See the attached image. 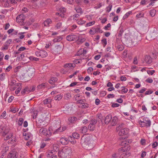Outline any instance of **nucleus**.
I'll use <instances>...</instances> for the list:
<instances>
[{"mask_svg":"<svg viewBox=\"0 0 158 158\" xmlns=\"http://www.w3.org/2000/svg\"><path fill=\"white\" fill-rule=\"evenodd\" d=\"M129 132V129L127 128H124L121 129L119 132L118 134L120 136L126 135Z\"/></svg>","mask_w":158,"mask_h":158,"instance_id":"nucleus-15","label":"nucleus"},{"mask_svg":"<svg viewBox=\"0 0 158 158\" xmlns=\"http://www.w3.org/2000/svg\"><path fill=\"white\" fill-rule=\"evenodd\" d=\"M13 135V134L12 133H9L8 132L7 134L6 135V137H5L4 139L5 140H7L11 138Z\"/></svg>","mask_w":158,"mask_h":158,"instance_id":"nucleus-27","label":"nucleus"},{"mask_svg":"<svg viewBox=\"0 0 158 158\" xmlns=\"http://www.w3.org/2000/svg\"><path fill=\"white\" fill-rule=\"evenodd\" d=\"M119 155L118 153H114L112 154L111 158H118Z\"/></svg>","mask_w":158,"mask_h":158,"instance_id":"nucleus-49","label":"nucleus"},{"mask_svg":"<svg viewBox=\"0 0 158 158\" xmlns=\"http://www.w3.org/2000/svg\"><path fill=\"white\" fill-rule=\"evenodd\" d=\"M25 19V17L23 14H20L18 15L16 19V21L19 23H21V24L23 25V23Z\"/></svg>","mask_w":158,"mask_h":158,"instance_id":"nucleus-9","label":"nucleus"},{"mask_svg":"<svg viewBox=\"0 0 158 158\" xmlns=\"http://www.w3.org/2000/svg\"><path fill=\"white\" fill-rule=\"evenodd\" d=\"M87 128L86 127H83L81 129V132L82 133H85L87 132Z\"/></svg>","mask_w":158,"mask_h":158,"instance_id":"nucleus-36","label":"nucleus"},{"mask_svg":"<svg viewBox=\"0 0 158 158\" xmlns=\"http://www.w3.org/2000/svg\"><path fill=\"white\" fill-rule=\"evenodd\" d=\"M139 123L141 127H146L145 122L143 121H142L141 120H140L139 121Z\"/></svg>","mask_w":158,"mask_h":158,"instance_id":"nucleus-45","label":"nucleus"},{"mask_svg":"<svg viewBox=\"0 0 158 158\" xmlns=\"http://www.w3.org/2000/svg\"><path fill=\"white\" fill-rule=\"evenodd\" d=\"M143 121L144 122L147 127H149L151 125V122L148 118L144 117L143 118Z\"/></svg>","mask_w":158,"mask_h":158,"instance_id":"nucleus-17","label":"nucleus"},{"mask_svg":"<svg viewBox=\"0 0 158 158\" xmlns=\"http://www.w3.org/2000/svg\"><path fill=\"white\" fill-rule=\"evenodd\" d=\"M121 88H123L121 90L122 92L124 93H126L128 91V89L126 88H125V87L123 86Z\"/></svg>","mask_w":158,"mask_h":158,"instance_id":"nucleus-63","label":"nucleus"},{"mask_svg":"<svg viewBox=\"0 0 158 158\" xmlns=\"http://www.w3.org/2000/svg\"><path fill=\"white\" fill-rule=\"evenodd\" d=\"M38 112L37 110H35L34 109H33L32 111H31V112L32 113V116L33 118L35 119L36 118Z\"/></svg>","mask_w":158,"mask_h":158,"instance_id":"nucleus-24","label":"nucleus"},{"mask_svg":"<svg viewBox=\"0 0 158 158\" xmlns=\"http://www.w3.org/2000/svg\"><path fill=\"white\" fill-rule=\"evenodd\" d=\"M152 62V58L150 56L146 55L143 59V62L147 64H150Z\"/></svg>","mask_w":158,"mask_h":158,"instance_id":"nucleus-11","label":"nucleus"},{"mask_svg":"<svg viewBox=\"0 0 158 158\" xmlns=\"http://www.w3.org/2000/svg\"><path fill=\"white\" fill-rule=\"evenodd\" d=\"M36 55L39 57L44 58L48 55L47 52L44 50L37 51L35 52Z\"/></svg>","mask_w":158,"mask_h":158,"instance_id":"nucleus-8","label":"nucleus"},{"mask_svg":"<svg viewBox=\"0 0 158 158\" xmlns=\"http://www.w3.org/2000/svg\"><path fill=\"white\" fill-rule=\"evenodd\" d=\"M53 150L56 152L59 150V145L57 144H55L53 145Z\"/></svg>","mask_w":158,"mask_h":158,"instance_id":"nucleus-47","label":"nucleus"},{"mask_svg":"<svg viewBox=\"0 0 158 158\" xmlns=\"http://www.w3.org/2000/svg\"><path fill=\"white\" fill-rule=\"evenodd\" d=\"M62 38L61 36H59L54 38L53 40L54 42H59L62 40Z\"/></svg>","mask_w":158,"mask_h":158,"instance_id":"nucleus-32","label":"nucleus"},{"mask_svg":"<svg viewBox=\"0 0 158 158\" xmlns=\"http://www.w3.org/2000/svg\"><path fill=\"white\" fill-rule=\"evenodd\" d=\"M22 85L20 86L19 87H18V89H17L15 91V94H18L19 92H20L21 89H22Z\"/></svg>","mask_w":158,"mask_h":158,"instance_id":"nucleus-53","label":"nucleus"},{"mask_svg":"<svg viewBox=\"0 0 158 158\" xmlns=\"http://www.w3.org/2000/svg\"><path fill=\"white\" fill-rule=\"evenodd\" d=\"M7 2H9L10 5L11 4H15L16 3L15 0H7Z\"/></svg>","mask_w":158,"mask_h":158,"instance_id":"nucleus-57","label":"nucleus"},{"mask_svg":"<svg viewBox=\"0 0 158 158\" xmlns=\"http://www.w3.org/2000/svg\"><path fill=\"white\" fill-rule=\"evenodd\" d=\"M62 23L61 22H59L57 23L55 26V27L57 29H60L62 27Z\"/></svg>","mask_w":158,"mask_h":158,"instance_id":"nucleus-43","label":"nucleus"},{"mask_svg":"<svg viewBox=\"0 0 158 158\" xmlns=\"http://www.w3.org/2000/svg\"><path fill=\"white\" fill-rule=\"evenodd\" d=\"M52 99L50 98H48L45 99L43 101V103L44 104H48L47 106L49 108H51L52 107L51 102Z\"/></svg>","mask_w":158,"mask_h":158,"instance_id":"nucleus-14","label":"nucleus"},{"mask_svg":"<svg viewBox=\"0 0 158 158\" xmlns=\"http://www.w3.org/2000/svg\"><path fill=\"white\" fill-rule=\"evenodd\" d=\"M63 96L61 94H59L54 97V99L55 100L59 101L62 98Z\"/></svg>","mask_w":158,"mask_h":158,"instance_id":"nucleus-34","label":"nucleus"},{"mask_svg":"<svg viewBox=\"0 0 158 158\" xmlns=\"http://www.w3.org/2000/svg\"><path fill=\"white\" fill-rule=\"evenodd\" d=\"M72 153V148L70 147H65L58 153L59 157L60 158H67Z\"/></svg>","mask_w":158,"mask_h":158,"instance_id":"nucleus-2","label":"nucleus"},{"mask_svg":"<svg viewBox=\"0 0 158 158\" xmlns=\"http://www.w3.org/2000/svg\"><path fill=\"white\" fill-rule=\"evenodd\" d=\"M66 38V40L69 41H72L78 40L79 37L77 35L73 34L67 35Z\"/></svg>","mask_w":158,"mask_h":158,"instance_id":"nucleus-6","label":"nucleus"},{"mask_svg":"<svg viewBox=\"0 0 158 158\" xmlns=\"http://www.w3.org/2000/svg\"><path fill=\"white\" fill-rule=\"evenodd\" d=\"M156 13V10L155 9L151 10L150 12V15L152 17H153L155 15Z\"/></svg>","mask_w":158,"mask_h":158,"instance_id":"nucleus-46","label":"nucleus"},{"mask_svg":"<svg viewBox=\"0 0 158 158\" xmlns=\"http://www.w3.org/2000/svg\"><path fill=\"white\" fill-rule=\"evenodd\" d=\"M118 118L117 117H114L111 122V125L112 126H115L117 123Z\"/></svg>","mask_w":158,"mask_h":158,"instance_id":"nucleus-23","label":"nucleus"},{"mask_svg":"<svg viewBox=\"0 0 158 158\" xmlns=\"http://www.w3.org/2000/svg\"><path fill=\"white\" fill-rule=\"evenodd\" d=\"M72 137L70 136L69 138L63 136L60 138V142L63 145H66L68 144L69 141L72 144H75L76 143V141L75 140H72Z\"/></svg>","mask_w":158,"mask_h":158,"instance_id":"nucleus-3","label":"nucleus"},{"mask_svg":"<svg viewBox=\"0 0 158 158\" xmlns=\"http://www.w3.org/2000/svg\"><path fill=\"white\" fill-rule=\"evenodd\" d=\"M75 10L77 13H79V14L80 15H82L83 13L82 9L80 7H76L75 8Z\"/></svg>","mask_w":158,"mask_h":158,"instance_id":"nucleus-33","label":"nucleus"},{"mask_svg":"<svg viewBox=\"0 0 158 158\" xmlns=\"http://www.w3.org/2000/svg\"><path fill=\"white\" fill-rule=\"evenodd\" d=\"M10 111L14 113H16L17 111V108H10Z\"/></svg>","mask_w":158,"mask_h":158,"instance_id":"nucleus-59","label":"nucleus"},{"mask_svg":"<svg viewBox=\"0 0 158 158\" xmlns=\"http://www.w3.org/2000/svg\"><path fill=\"white\" fill-rule=\"evenodd\" d=\"M8 129H6L5 127L0 126V134L2 136H5L8 132Z\"/></svg>","mask_w":158,"mask_h":158,"instance_id":"nucleus-12","label":"nucleus"},{"mask_svg":"<svg viewBox=\"0 0 158 158\" xmlns=\"http://www.w3.org/2000/svg\"><path fill=\"white\" fill-rule=\"evenodd\" d=\"M112 7V4H110L109 5V6L106 7V11L107 12H110L111 10Z\"/></svg>","mask_w":158,"mask_h":158,"instance_id":"nucleus-35","label":"nucleus"},{"mask_svg":"<svg viewBox=\"0 0 158 158\" xmlns=\"http://www.w3.org/2000/svg\"><path fill=\"white\" fill-rule=\"evenodd\" d=\"M76 66L75 64L72 63H68L64 65V67L65 68H70L71 69H73Z\"/></svg>","mask_w":158,"mask_h":158,"instance_id":"nucleus-19","label":"nucleus"},{"mask_svg":"<svg viewBox=\"0 0 158 158\" xmlns=\"http://www.w3.org/2000/svg\"><path fill=\"white\" fill-rule=\"evenodd\" d=\"M131 155V153L129 152H126L122 154L119 157V158H127Z\"/></svg>","mask_w":158,"mask_h":158,"instance_id":"nucleus-18","label":"nucleus"},{"mask_svg":"<svg viewBox=\"0 0 158 158\" xmlns=\"http://www.w3.org/2000/svg\"><path fill=\"white\" fill-rule=\"evenodd\" d=\"M72 136L73 137V139H72V140H75L74 139H79L80 138V135L77 132H74L72 134Z\"/></svg>","mask_w":158,"mask_h":158,"instance_id":"nucleus-25","label":"nucleus"},{"mask_svg":"<svg viewBox=\"0 0 158 158\" xmlns=\"http://www.w3.org/2000/svg\"><path fill=\"white\" fill-rule=\"evenodd\" d=\"M8 45L5 43L3 46L1 48V49L3 51L6 50L8 48Z\"/></svg>","mask_w":158,"mask_h":158,"instance_id":"nucleus-50","label":"nucleus"},{"mask_svg":"<svg viewBox=\"0 0 158 158\" xmlns=\"http://www.w3.org/2000/svg\"><path fill=\"white\" fill-rule=\"evenodd\" d=\"M24 119L23 118H20L18 121V125L19 126H21L23 123Z\"/></svg>","mask_w":158,"mask_h":158,"instance_id":"nucleus-48","label":"nucleus"},{"mask_svg":"<svg viewBox=\"0 0 158 158\" xmlns=\"http://www.w3.org/2000/svg\"><path fill=\"white\" fill-rule=\"evenodd\" d=\"M44 123H45L44 121H42L40 122L39 124L38 123L37 124V126L38 128H43L44 127L46 126L47 125H45Z\"/></svg>","mask_w":158,"mask_h":158,"instance_id":"nucleus-26","label":"nucleus"},{"mask_svg":"<svg viewBox=\"0 0 158 158\" xmlns=\"http://www.w3.org/2000/svg\"><path fill=\"white\" fill-rule=\"evenodd\" d=\"M24 54L22 53L19 55V56H18L17 58V60L20 61L22 60L23 58L24 57Z\"/></svg>","mask_w":158,"mask_h":158,"instance_id":"nucleus-40","label":"nucleus"},{"mask_svg":"<svg viewBox=\"0 0 158 158\" xmlns=\"http://www.w3.org/2000/svg\"><path fill=\"white\" fill-rule=\"evenodd\" d=\"M144 15V14L143 13H139L136 15V17L137 18H139L143 17Z\"/></svg>","mask_w":158,"mask_h":158,"instance_id":"nucleus-64","label":"nucleus"},{"mask_svg":"<svg viewBox=\"0 0 158 158\" xmlns=\"http://www.w3.org/2000/svg\"><path fill=\"white\" fill-rule=\"evenodd\" d=\"M131 11H129L127 13L123 16V19H125L128 17L129 15L131 13Z\"/></svg>","mask_w":158,"mask_h":158,"instance_id":"nucleus-39","label":"nucleus"},{"mask_svg":"<svg viewBox=\"0 0 158 158\" xmlns=\"http://www.w3.org/2000/svg\"><path fill=\"white\" fill-rule=\"evenodd\" d=\"M77 23L79 25H82L85 23L86 21L82 20V19H80L79 20H77Z\"/></svg>","mask_w":158,"mask_h":158,"instance_id":"nucleus-44","label":"nucleus"},{"mask_svg":"<svg viewBox=\"0 0 158 158\" xmlns=\"http://www.w3.org/2000/svg\"><path fill=\"white\" fill-rule=\"evenodd\" d=\"M29 58L30 60L32 61H37L39 60V58L33 56H30Z\"/></svg>","mask_w":158,"mask_h":158,"instance_id":"nucleus-52","label":"nucleus"},{"mask_svg":"<svg viewBox=\"0 0 158 158\" xmlns=\"http://www.w3.org/2000/svg\"><path fill=\"white\" fill-rule=\"evenodd\" d=\"M12 42V40L11 39H9L7 40L6 42L5 43L6 44L8 45V46H9L10 45Z\"/></svg>","mask_w":158,"mask_h":158,"instance_id":"nucleus-58","label":"nucleus"},{"mask_svg":"<svg viewBox=\"0 0 158 158\" xmlns=\"http://www.w3.org/2000/svg\"><path fill=\"white\" fill-rule=\"evenodd\" d=\"M36 87L35 85L31 86H27V92L30 93L31 92L34 91Z\"/></svg>","mask_w":158,"mask_h":158,"instance_id":"nucleus-20","label":"nucleus"},{"mask_svg":"<svg viewBox=\"0 0 158 158\" xmlns=\"http://www.w3.org/2000/svg\"><path fill=\"white\" fill-rule=\"evenodd\" d=\"M0 80L3 81L5 78V74L4 73H2L0 75Z\"/></svg>","mask_w":158,"mask_h":158,"instance_id":"nucleus-55","label":"nucleus"},{"mask_svg":"<svg viewBox=\"0 0 158 158\" xmlns=\"http://www.w3.org/2000/svg\"><path fill=\"white\" fill-rule=\"evenodd\" d=\"M66 129L65 127H62V128L60 127L57 129H56L54 132V134L57 133L59 132H62L65 130Z\"/></svg>","mask_w":158,"mask_h":158,"instance_id":"nucleus-21","label":"nucleus"},{"mask_svg":"<svg viewBox=\"0 0 158 158\" xmlns=\"http://www.w3.org/2000/svg\"><path fill=\"white\" fill-rule=\"evenodd\" d=\"M80 15L78 14H76L74 15L73 16V20L77 21L78 19L80 17Z\"/></svg>","mask_w":158,"mask_h":158,"instance_id":"nucleus-37","label":"nucleus"},{"mask_svg":"<svg viewBox=\"0 0 158 158\" xmlns=\"http://www.w3.org/2000/svg\"><path fill=\"white\" fill-rule=\"evenodd\" d=\"M63 45L61 44L60 45H56L53 49V52L55 54H60L63 49Z\"/></svg>","mask_w":158,"mask_h":158,"instance_id":"nucleus-5","label":"nucleus"},{"mask_svg":"<svg viewBox=\"0 0 158 158\" xmlns=\"http://www.w3.org/2000/svg\"><path fill=\"white\" fill-rule=\"evenodd\" d=\"M97 123V120L95 119H92L90 121L88 128L91 131H93L95 129V126Z\"/></svg>","mask_w":158,"mask_h":158,"instance_id":"nucleus-7","label":"nucleus"},{"mask_svg":"<svg viewBox=\"0 0 158 158\" xmlns=\"http://www.w3.org/2000/svg\"><path fill=\"white\" fill-rule=\"evenodd\" d=\"M77 119V118L74 117H69L68 119L69 121L71 123H74Z\"/></svg>","mask_w":158,"mask_h":158,"instance_id":"nucleus-29","label":"nucleus"},{"mask_svg":"<svg viewBox=\"0 0 158 158\" xmlns=\"http://www.w3.org/2000/svg\"><path fill=\"white\" fill-rule=\"evenodd\" d=\"M18 153L16 151L12 150L11 151L7 156L8 158H17Z\"/></svg>","mask_w":158,"mask_h":158,"instance_id":"nucleus-10","label":"nucleus"},{"mask_svg":"<svg viewBox=\"0 0 158 158\" xmlns=\"http://www.w3.org/2000/svg\"><path fill=\"white\" fill-rule=\"evenodd\" d=\"M51 22V20L50 19H48L44 22V24L45 26H48Z\"/></svg>","mask_w":158,"mask_h":158,"instance_id":"nucleus-30","label":"nucleus"},{"mask_svg":"<svg viewBox=\"0 0 158 158\" xmlns=\"http://www.w3.org/2000/svg\"><path fill=\"white\" fill-rule=\"evenodd\" d=\"M22 85V84L20 83H18L17 84H15L14 86L13 87H11L10 89L11 91H14L16 89H18V87H19L20 86Z\"/></svg>","mask_w":158,"mask_h":158,"instance_id":"nucleus-22","label":"nucleus"},{"mask_svg":"<svg viewBox=\"0 0 158 158\" xmlns=\"http://www.w3.org/2000/svg\"><path fill=\"white\" fill-rule=\"evenodd\" d=\"M81 107L82 108H87L89 107V105L87 103H84L82 105Z\"/></svg>","mask_w":158,"mask_h":158,"instance_id":"nucleus-61","label":"nucleus"},{"mask_svg":"<svg viewBox=\"0 0 158 158\" xmlns=\"http://www.w3.org/2000/svg\"><path fill=\"white\" fill-rule=\"evenodd\" d=\"M28 11V9L26 7H23L21 10V12L22 13H25Z\"/></svg>","mask_w":158,"mask_h":158,"instance_id":"nucleus-60","label":"nucleus"},{"mask_svg":"<svg viewBox=\"0 0 158 158\" xmlns=\"http://www.w3.org/2000/svg\"><path fill=\"white\" fill-rule=\"evenodd\" d=\"M95 23V22L94 21H93V22H89L87 23L86 24V27H89L90 26H91L94 24Z\"/></svg>","mask_w":158,"mask_h":158,"instance_id":"nucleus-62","label":"nucleus"},{"mask_svg":"<svg viewBox=\"0 0 158 158\" xmlns=\"http://www.w3.org/2000/svg\"><path fill=\"white\" fill-rule=\"evenodd\" d=\"M60 11V12L64 14L66 11V9L64 7H61L59 9Z\"/></svg>","mask_w":158,"mask_h":158,"instance_id":"nucleus-54","label":"nucleus"},{"mask_svg":"<svg viewBox=\"0 0 158 158\" xmlns=\"http://www.w3.org/2000/svg\"><path fill=\"white\" fill-rule=\"evenodd\" d=\"M127 151V149L125 147H124L119 148L118 150V152L122 153L123 152H125Z\"/></svg>","mask_w":158,"mask_h":158,"instance_id":"nucleus-38","label":"nucleus"},{"mask_svg":"<svg viewBox=\"0 0 158 158\" xmlns=\"http://www.w3.org/2000/svg\"><path fill=\"white\" fill-rule=\"evenodd\" d=\"M35 70L32 68L29 69L27 72L28 76L31 78L33 77L35 74Z\"/></svg>","mask_w":158,"mask_h":158,"instance_id":"nucleus-13","label":"nucleus"},{"mask_svg":"<svg viewBox=\"0 0 158 158\" xmlns=\"http://www.w3.org/2000/svg\"><path fill=\"white\" fill-rule=\"evenodd\" d=\"M57 81V78L56 77H51L49 81V82L51 84H53L54 83Z\"/></svg>","mask_w":158,"mask_h":158,"instance_id":"nucleus-28","label":"nucleus"},{"mask_svg":"<svg viewBox=\"0 0 158 158\" xmlns=\"http://www.w3.org/2000/svg\"><path fill=\"white\" fill-rule=\"evenodd\" d=\"M71 97L70 94L67 93L64 96V98L65 99H68L71 98Z\"/></svg>","mask_w":158,"mask_h":158,"instance_id":"nucleus-51","label":"nucleus"},{"mask_svg":"<svg viewBox=\"0 0 158 158\" xmlns=\"http://www.w3.org/2000/svg\"><path fill=\"white\" fill-rule=\"evenodd\" d=\"M136 38V40L135 41V42L137 43L139 41H140L141 39L142 38L141 36H139V37L138 36H136L135 37H134Z\"/></svg>","mask_w":158,"mask_h":158,"instance_id":"nucleus-56","label":"nucleus"},{"mask_svg":"<svg viewBox=\"0 0 158 158\" xmlns=\"http://www.w3.org/2000/svg\"><path fill=\"white\" fill-rule=\"evenodd\" d=\"M16 81L15 80H12L9 83V86L10 89L14 86L15 84H17L16 83Z\"/></svg>","mask_w":158,"mask_h":158,"instance_id":"nucleus-31","label":"nucleus"},{"mask_svg":"<svg viewBox=\"0 0 158 158\" xmlns=\"http://www.w3.org/2000/svg\"><path fill=\"white\" fill-rule=\"evenodd\" d=\"M89 137L86 138L82 137L81 139V143L82 146L87 150H90L93 148L92 142Z\"/></svg>","mask_w":158,"mask_h":158,"instance_id":"nucleus-1","label":"nucleus"},{"mask_svg":"<svg viewBox=\"0 0 158 158\" xmlns=\"http://www.w3.org/2000/svg\"><path fill=\"white\" fill-rule=\"evenodd\" d=\"M39 133L42 135L49 137L51 136L52 133L49 129L47 130L46 128L43 127L40 129Z\"/></svg>","mask_w":158,"mask_h":158,"instance_id":"nucleus-4","label":"nucleus"},{"mask_svg":"<svg viewBox=\"0 0 158 158\" xmlns=\"http://www.w3.org/2000/svg\"><path fill=\"white\" fill-rule=\"evenodd\" d=\"M23 135L24 136V139H25L27 140L30 137V135L28 133H23Z\"/></svg>","mask_w":158,"mask_h":158,"instance_id":"nucleus-41","label":"nucleus"},{"mask_svg":"<svg viewBox=\"0 0 158 158\" xmlns=\"http://www.w3.org/2000/svg\"><path fill=\"white\" fill-rule=\"evenodd\" d=\"M101 42L103 47H105L107 44L106 39V38H104L101 40Z\"/></svg>","mask_w":158,"mask_h":158,"instance_id":"nucleus-42","label":"nucleus"},{"mask_svg":"<svg viewBox=\"0 0 158 158\" xmlns=\"http://www.w3.org/2000/svg\"><path fill=\"white\" fill-rule=\"evenodd\" d=\"M112 116L111 114H108L107 115L105 118H104V122L105 124H108L111 121Z\"/></svg>","mask_w":158,"mask_h":158,"instance_id":"nucleus-16","label":"nucleus"}]
</instances>
